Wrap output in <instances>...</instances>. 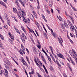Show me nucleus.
Instances as JSON below:
<instances>
[{
	"instance_id": "9",
	"label": "nucleus",
	"mask_w": 77,
	"mask_h": 77,
	"mask_svg": "<svg viewBox=\"0 0 77 77\" xmlns=\"http://www.w3.org/2000/svg\"><path fill=\"white\" fill-rule=\"evenodd\" d=\"M5 62L6 64H8V65H9H9H11V62H10V61H9L8 60H7L5 61Z\"/></svg>"
},
{
	"instance_id": "21",
	"label": "nucleus",
	"mask_w": 77,
	"mask_h": 77,
	"mask_svg": "<svg viewBox=\"0 0 77 77\" xmlns=\"http://www.w3.org/2000/svg\"><path fill=\"white\" fill-rule=\"evenodd\" d=\"M42 16L43 18L45 20V21L46 22H47V20H46V19H45V17L44 16V15L43 14H42Z\"/></svg>"
},
{
	"instance_id": "17",
	"label": "nucleus",
	"mask_w": 77,
	"mask_h": 77,
	"mask_svg": "<svg viewBox=\"0 0 77 77\" xmlns=\"http://www.w3.org/2000/svg\"><path fill=\"white\" fill-rule=\"evenodd\" d=\"M24 19H25V20H26V22H25V21H24L23 20V21H24V22L25 23H27V22H28V23H29V22H28V21H30V19H29V18H27V19H28V20H26V19H25V16L24 17Z\"/></svg>"
},
{
	"instance_id": "54",
	"label": "nucleus",
	"mask_w": 77,
	"mask_h": 77,
	"mask_svg": "<svg viewBox=\"0 0 77 77\" xmlns=\"http://www.w3.org/2000/svg\"><path fill=\"white\" fill-rule=\"evenodd\" d=\"M26 51H27V53L29 54V50H28V49H27L26 48Z\"/></svg>"
},
{
	"instance_id": "14",
	"label": "nucleus",
	"mask_w": 77,
	"mask_h": 77,
	"mask_svg": "<svg viewBox=\"0 0 77 77\" xmlns=\"http://www.w3.org/2000/svg\"><path fill=\"white\" fill-rule=\"evenodd\" d=\"M57 39H58V41H59V43H60V44L62 46V42L61 41V40L59 37L57 38Z\"/></svg>"
},
{
	"instance_id": "27",
	"label": "nucleus",
	"mask_w": 77,
	"mask_h": 77,
	"mask_svg": "<svg viewBox=\"0 0 77 77\" xmlns=\"http://www.w3.org/2000/svg\"><path fill=\"white\" fill-rule=\"evenodd\" d=\"M42 51L44 53H45V54H46V55L47 56H48V55L47 54V53H46V52H45V51L44 50V49H43V48H42Z\"/></svg>"
},
{
	"instance_id": "50",
	"label": "nucleus",
	"mask_w": 77,
	"mask_h": 77,
	"mask_svg": "<svg viewBox=\"0 0 77 77\" xmlns=\"http://www.w3.org/2000/svg\"><path fill=\"white\" fill-rule=\"evenodd\" d=\"M75 33L76 34V35H77V30L76 29H75Z\"/></svg>"
},
{
	"instance_id": "61",
	"label": "nucleus",
	"mask_w": 77,
	"mask_h": 77,
	"mask_svg": "<svg viewBox=\"0 0 77 77\" xmlns=\"http://www.w3.org/2000/svg\"><path fill=\"white\" fill-rule=\"evenodd\" d=\"M36 65H37V66H39V64H38V62H36V63H35Z\"/></svg>"
},
{
	"instance_id": "19",
	"label": "nucleus",
	"mask_w": 77,
	"mask_h": 77,
	"mask_svg": "<svg viewBox=\"0 0 77 77\" xmlns=\"http://www.w3.org/2000/svg\"><path fill=\"white\" fill-rule=\"evenodd\" d=\"M22 36L23 37V38H24V39H26L27 38L25 36L24 33H22Z\"/></svg>"
},
{
	"instance_id": "29",
	"label": "nucleus",
	"mask_w": 77,
	"mask_h": 77,
	"mask_svg": "<svg viewBox=\"0 0 77 77\" xmlns=\"http://www.w3.org/2000/svg\"><path fill=\"white\" fill-rule=\"evenodd\" d=\"M11 38L12 40H14V36L13 35H11Z\"/></svg>"
},
{
	"instance_id": "1",
	"label": "nucleus",
	"mask_w": 77,
	"mask_h": 77,
	"mask_svg": "<svg viewBox=\"0 0 77 77\" xmlns=\"http://www.w3.org/2000/svg\"><path fill=\"white\" fill-rule=\"evenodd\" d=\"M18 10H19V12H20L19 14L20 16L22 17L23 20L26 23L27 22H26V20H25L24 18V17L26 16V14L25 13V12H24V11L21 10V9L20 8H18Z\"/></svg>"
},
{
	"instance_id": "11",
	"label": "nucleus",
	"mask_w": 77,
	"mask_h": 77,
	"mask_svg": "<svg viewBox=\"0 0 77 77\" xmlns=\"http://www.w3.org/2000/svg\"><path fill=\"white\" fill-rule=\"evenodd\" d=\"M64 26H65V27L66 28H68V24H67V23H66V22H65V21H64Z\"/></svg>"
},
{
	"instance_id": "41",
	"label": "nucleus",
	"mask_w": 77,
	"mask_h": 77,
	"mask_svg": "<svg viewBox=\"0 0 77 77\" xmlns=\"http://www.w3.org/2000/svg\"><path fill=\"white\" fill-rule=\"evenodd\" d=\"M59 37L60 38V39H61V40L62 42H63V39H62V37H61V36H60Z\"/></svg>"
},
{
	"instance_id": "42",
	"label": "nucleus",
	"mask_w": 77,
	"mask_h": 77,
	"mask_svg": "<svg viewBox=\"0 0 77 77\" xmlns=\"http://www.w3.org/2000/svg\"><path fill=\"white\" fill-rule=\"evenodd\" d=\"M72 9H73V10H74V11H77V9H75V8L74 7H72Z\"/></svg>"
},
{
	"instance_id": "26",
	"label": "nucleus",
	"mask_w": 77,
	"mask_h": 77,
	"mask_svg": "<svg viewBox=\"0 0 77 77\" xmlns=\"http://www.w3.org/2000/svg\"><path fill=\"white\" fill-rule=\"evenodd\" d=\"M21 48H22L23 49V50H25V48H24V46L22 44H21Z\"/></svg>"
},
{
	"instance_id": "6",
	"label": "nucleus",
	"mask_w": 77,
	"mask_h": 77,
	"mask_svg": "<svg viewBox=\"0 0 77 77\" xmlns=\"http://www.w3.org/2000/svg\"><path fill=\"white\" fill-rule=\"evenodd\" d=\"M22 62L23 64V65H26L27 66V63H26V61L24 60V59H22Z\"/></svg>"
},
{
	"instance_id": "25",
	"label": "nucleus",
	"mask_w": 77,
	"mask_h": 77,
	"mask_svg": "<svg viewBox=\"0 0 77 77\" xmlns=\"http://www.w3.org/2000/svg\"><path fill=\"white\" fill-rule=\"evenodd\" d=\"M56 62L57 63V65H58L59 66V67H60V68H61V66L60 65V64H59V62H58V61H57V60H56Z\"/></svg>"
},
{
	"instance_id": "10",
	"label": "nucleus",
	"mask_w": 77,
	"mask_h": 77,
	"mask_svg": "<svg viewBox=\"0 0 77 77\" xmlns=\"http://www.w3.org/2000/svg\"><path fill=\"white\" fill-rule=\"evenodd\" d=\"M20 53L21 54H25L24 51V50H23L21 49H20Z\"/></svg>"
},
{
	"instance_id": "37",
	"label": "nucleus",
	"mask_w": 77,
	"mask_h": 77,
	"mask_svg": "<svg viewBox=\"0 0 77 77\" xmlns=\"http://www.w3.org/2000/svg\"><path fill=\"white\" fill-rule=\"evenodd\" d=\"M33 51L34 53H36V48H33Z\"/></svg>"
},
{
	"instance_id": "13",
	"label": "nucleus",
	"mask_w": 77,
	"mask_h": 77,
	"mask_svg": "<svg viewBox=\"0 0 77 77\" xmlns=\"http://www.w3.org/2000/svg\"><path fill=\"white\" fill-rule=\"evenodd\" d=\"M67 22L68 24V25H69V26H72V23H71V22H70L69 20H67Z\"/></svg>"
},
{
	"instance_id": "58",
	"label": "nucleus",
	"mask_w": 77,
	"mask_h": 77,
	"mask_svg": "<svg viewBox=\"0 0 77 77\" xmlns=\"http://www.w3.org/2000/svg\"><path fill=\"white\" fill-rule=\"evenodd\" d=\"M51 12L52 13V14H53V9H51Z\"/></svg>"
},
{
	"instance_id": "34",
	"label": "nucleus",
	"mask_w": 77,
	"mask_h": 77,
	"mask_svg": "<svg viewBox=\"0 0 77 77\" xmlns=\"http://www.w3.org/2000/svg\"><path fill=\"white\" fill-rule=\"evenodd\" d=\"M15 30H16V32L18 33H19V34H20V32H19V31H18V30L17 28H15Z\"/></svg>"
},
{
	"instance_id": "12",
	"label": "nucleus",
	"mask_w": 77,
	"mask_h": 77,
	"mask_svg": "<svg viewBox=\"0 0 77 77\" xmlns=\"http://www.w3.org/2000/svg\"><path fill=\"white\" fill-rule=\"evenodd\" d=\"M0 4L1 5H2L3 6H6V4H5V3H4V2H3L2 1H1L0 2Z\"/></svg>"
},
{
	"instance_id": "49",
	"label": "nucleus",
	"mask_w": 77,
	"mask_h": 77,
	"mask_svg": "<svg viewBox=\"0 0 77 77\" xmlns=\"http://www.w3.org/2000/svg\"><path fill=\"white\" fill-rule=\"evenodd\" d=\"M49 48H50V49H51V51L53 50V49H52V48H52V47H51V46H50Z\"/></svg>"
},
{
	"instance_id": "40",
	"label": "nucleus",
	"mask_w": 77,
	"mask_h": 77,
	"mask_svg": "<svg viewBox=\"0 0 77 77\" xmlns=\"http://www.w3.org/2000/svg\"><path fill=\"white\" fill-rule=\"evenodd\" d=\"M21 4H22V5L24 6V7H25V5H24V3L23 2H21Z\"/></svg>"
},
{
	"instance_id": "63",
	"label": "nucleus",
	"mask_w": 77,
	"mask_h": 77,
	"mask_svg": "<svg viewBox=\"0 0 77 77\" xmlns=\"http://www.w3.org/2000/svg\"><path fill=\"white\" fill-rule=\"evenodd\" d=\"M44 35L46 38H47V34H46V33H45Z\"/></svg>"
},
{
	"instance_id": "5",
	"label": "nucleus",
	"mask_w": 77,
	"mask_h": 77,
	"mask_svg": "<svg viewBox=\"0 0 77 77\" xmlns=\"http://www.w3.org/2000/svg\"><path fill=\"white\" fill-rule=\"evenodd\" d=\"M71 56H72V57L73 58H74V59H75V62L76 63V64L77 65V57H76L75 56V55H73L72 54H71Z\"/></svg>"
},
{
	"instance_id": "62",
	"label": "nucleus",
	"mask_w": 77,
	"mask_h": 77,
	"mask_svg": "<svg viewBox=\"0 0 77 77\" xmlns=\"http://www.w3.org/2000/svg\"><path fill=\"white\" fill-rule=\"evenodd\" d=\"M40 7H39V5H38L37 6V9H39Z\"/></svg>"
},
{
	"instance_id": "64",
	"label": "nucleus",
	"mask_w": 77,
	"mask_h": 77,
	"mask_svg": "<svg viewBox=\"0 0 77 77\" xmlns=\"http://www.w3.org/2000/svg\"><path fill=\"white\" fill-rule=\"evenodd\" d=\"M4 2H5V3H7V0H3Z\"/></svg>"
},
{
	"instance_id": "16",
	"label": "nucleus",
	"mask_w": 77,
	"mask_h": 77,
	"mask_svg": "<svg viewBox=\"0 0 77 77\" xmlns=\"http://www.w3.org/2000/svg\"><path fill=\"white\" fill-rule=\"evenodd\" d=\"M42 60L46 64V61H45V59H44V57L42 56Z\"/></svg>"
},
{
	"instance_id": "47",
	"label": "nucleus",
	"mask_w": 77,
	"mask_h": 77,
	"mask_svg": "<svg viewBox=\"0 0 77 77\" xmlns=\"http://www.w3.org/2000/svg\"><path fill=\"white\" fill-rule=\"evenodd\" d=\"M56 10H57V11L58 12V13H60V10H59V9H57Z\"/></svg>"
},
{
	"instance_id": "4",
	"label": "nucleus",
	"mask_w": 77,
	"mask_h": 77,
	"mask_svg": "<svg viewBox=\"0 0 77 77\" xmlns=\"http://www.w3.org/2000/svg\"><path fill=\"white\" fill-rule=\"evenodd\" d=\"M57 56L60 57V58H62V59H63L64 60H65V58L64 57L62 54H57Z\"/></svg>"
},
{
	"instance_id": "53",
	"label": "nucleus",
	"mask_w": 77,
	"mask_h": 77,
	"mask_svg": "<svg viewBox=\"0 0 77 77\" xmlns=\"http://www.w3.org/2000/svg\"><path fill=\"white\" fill-rule=\"evenodd\" d=\"M46 11H47V13H48V14H50V11H48V10H46Z\"/></svg>"
},
{
	"instance_id": "51",
	"label": "nucleus",
	"mask_w": 77,
	"mask_h": 77,
	"mask_svg": "<svg viewBox=\"0 0 77 77\" xmlns=\"http://www.w3.org/2000/svg\"><path fill=\"white\" fill-rule=\"evenodd\" d=\"M27 27L28 28V29L30 31V32H32V30H31V29H30L29 28L28 26H27Z\"/></svg>"
},
{
	"instance_id": "2",
	"label": "nucleus",
	"mask_w": 77,
	"mask_h": 77,
	"mask_svg": "<svg viewBox=\"0 0 77 77\" xmlns=\"http://www.w3.org/2000/svg\"><path fill=\"white\" fill-rule=\"evenodd\" d=\"M29 16V18H30V19L32 21L34 20V17L33 16L32 14L30 13H29L28 14Z\"/></svg>"
},
{
	"instance_id": "38",
	"label": "nucleus",
	"mask_w": 77,
	"mask_h": 77,
	"mask_svg": "<svg viewBox=\"0 0 77 77\" xmlns=\"http://www.w3.org/2000/svg\"><path fill=\"white\" fill-rule=\"evenodd\" d=\"M0 36L1 38L2 39V40H3L4 39V37H3V36H2V35H0Z\"/></svg>"
},
{
	"instance_id": "30",
	"label": "nucleus",
	"mask_w": 77,
	"mask_h": 77,
	"mask_svg": "<svg viewBox=\"0 0 77 77\" xmlns=\"http://www.w3.org/2000/svg\"><path fill=\"white\" fill-rule=\"evenodd\" d=\"M35 24H36L38 27H39V24L38 22H36Z\"/></svg>"
},
{
	"instance_id": "44",
	"label": "nucleus",
	"mask_w": 77,
	"mask_h": 77,
	"mask_svg": "<svg viewBox=\"0 0 77 77\" xmlns=\"http://www.w3.org/2000/svg\"><path fill=\"white\" fill-rule=\"evenodd\" d=\"M32 32L35 35V36H36V37H37V36H36V34H35V32H34V31H33V30L32 29Z\"/></svg>"
},
{
	"instance_id": "33",
	"label": "nucleus",
	"mask_w": 77,
	"mask_h": 77,
	"mask_svg": "<svg viewBox=\"0 0 77 77\" xmlns=\"http://www.w3.org/2000/svg\"><path fill=\"white\" fill-rule=\"evenodd\" d=\"M33 73H34L33 70L32 71V72H29V73L30 74H30H33Z\"/></svg>"
},
{
	"instance_id": "35",
	"label": "nucleus",
	"mask_w": 77,
	"mask_h": 77,
	"mask_svg": "<svg viewBox=\"0 0 77 77\" xmlns=\"http://www.w3.org/2000/svg\"><path fill=\"white\" fill-rule=\"evenodd\" d=\"M4 27L5 29H7V28H8V26L7 25H4Z\"/></svg>"
},
{
	"instance_id": "60",
	"label": "nucleus",
	"mask_w": 77,
	"mask_h": 77,
	"mask_svg": "<svg viewBox=\"0 0 77 77\" xmlns=\"http://www.w3.org/2000/svg\"><path fill=\"white\" fill-rule=\"evenodd\" d=\"M10 43L11 44H14V43H13V41L12 40L10 41Z\"/></svg>"
},
{
	"instance_id": "31",
	"label": "nucleus",
	"mask_w": 77,
	"mask_h": 77,
	"mask_svg": "<svg viewBox=\"0 0 77 77\" xmlns=\"http://www.w3.org/2000/svg\"><path fill=\"white\" fill-rule=\"evenodd\" d=\"M5 72L6 74V75H8V70L6 69H5Z\"/></svg>"
},
{
	"instance_id": "55",
	"label": "nucleus",
	"mask_w": 77,
	"mask_h": 77,
	"mask_svg": "<svg viewBox=\"0 0 77 77\" xmlns=\"http://www.w3.org/2000/svg\"><path fill=\"white\" fill-rule=\"evenodd\" d=\"M24 2L25 3H27V0H24Z\"/></svg>"
},
{
	"instance_id": "8",
	"label": "nucleus",
	"mask_w": 77,
	"mask_h": 77,
	"mask_svg": "<svg viewBox=\"0 0 77 77\" xmlns=\"http://www.w3.org/2000/svg\"><path fill=\"white\" fill-rule=\"evenodd\" d=\"M5 66L6 68L8 70V71H10V68L8 66V65H7L5 64Z\"/></svg>"
},
{
	"instance_id": "59",
	"label": "nucleus",
	"mask_w": 77,
	"mask_h": 77,
	"mask_svg": "<svg viewBox=\"0 0 77 77\" xmlns=\"http://www.w3.org/2000/svg\"><path fill=\"white\" fill-rule=\"evenodd\" d=\"M32 13L33 15H34L35 14H36V13H35V12L34 11H32Z\"/></svg>"
},
{
	"instance_id": "23",
	"label": "nucleus",
	"mask_w": 77,
	"mask_h": 77,
	"mask_svg": "<svg viewBox=\"0 0 77 77\" xmlns=\"http://www.w3.org/2000/svg\"><path fill=\"white\" fill-rule=\"evenodd\" d=\"M13 12L16 13L17 12V9L15 8H13Z\"/></svg>"
},
{
	"instance_id": "39",
	"label": "nucleus",
	"mask_w": 77,
	"mask_h": 77,
	"mask_svg": "<svg viewBox=\"0 0 77 77\" xmlns=\"http://www.w3.org/2000/svg\"><path fill=\"white\" fill-rule=\"evenodd\" d=\"M45 8L46 9V11H47V10H48V7H47V6L45 5Z\"/></svg>"
},
{
	"instance_id": "48",
	"label": "nucleus",
	"mask_w": 77,
	"mask_h": 77,
	"mask_svg": "<svg viewBox=\"0 0 77 77\" xmlns=\"http://www.w3.org/2000/svg\"><path fill=\"white\" fill-rule=\"evenodd\" d=\"M40 45H39L37 46V47L38 48H39V49H40L41 48V46H40Z\"/></svg>"
},
{
	"instance_id": "43",
	"label": "nucleus",
	"mask_w": 77,
	"mask_h": 77,
	"mask_svg": "<svg viewBox=\"0 0 77 77\" xmlns=\"http://www.w3.org/2000/svg\"><path fill=\"white\" fill-rule=\"evenodd\" d=\"M52 35L54 36V38H56V35L54 33H52Z\"/></svg>"
},
{
	"instance_id": "15",
	"label": "nucleus",
	"mask_w": 77,
	"mask_h": 77,
	"mask_svg": "<svg viewBox=\"0 0 77 77\" xmlns=\"http://www.w3.org/2000/svg\"><path fill=\"white\" fill-rule=\"evenodd\" d=\"M69 59L70 60L72 64H73V65H75V63H74V61L72 60L71 58V57H69Z\"/></svg>"
},
{
	"instance_id": "52",
	"label": "nucleus",
	"mask_w": 77,
	"mask_h": 77,
	"mask_svg": "<svg viewBox=\"0 0 77 77\" xmlns=\"http://www.w3.org/2000/svg\"><path fill=\"white\" fill-rule=\"evenodd\" d=\"M43 27L44 29H45V32H46V33H47V30H46V29H45V27L43 26Z\"/></svg>"
},
{
	"instance_id": "22",
	"label": "nucleus",
	"mask_w": 77,
	"mask_h": 77,
	"mask_svg": "<svg viewBox=\"0 0 77 77\" xmlns=\"http://www.w3.org/2000/svg\"><path fill=\"white\" fill-rule=\"evenodd\" d=\"M49 4L50 7H51V6H52V5H53V2H52V1L49 2Z\"/></svg>"
},
{
	"instance_id": "56",
	"label": "nucleus",
	"mask_w": 77,
	"mask_h": 77,
	"mask_svg": "<svg viewBox=\"0 0 77 77\" xmlns=\"http://www.w3.org/2000/svg\"><path fill=\"white\" fill-rule=\"evenodd\" d=\"M2 73L3 72H2V71L1 69H0V74H2Z\"/></svg>"
},
{
	"instance_id": "3",
	"label": "nucleus",
	"mask_w": 77,
	"mask_h": 77,
	"mask_svg": "<svg viewBox=\"0 0 77 77\" xmlns=\"http://www.w3.org/2000/svg\"><path fill=\"white\" fill-rule=\"evenodd\" d=\"M5 18L6 19V20H7V24H8V25L10 26V24H10V21L9 20V18H8V16H5Z\"/></svg>"
},
{
	"instance_id": "18",
	"label": "nucleus",
	"mask_w": 77,
	"mask_h": 77,
	"mask_svg": "<svg viewBox=\"0 0 77 77\" xmlns=\"http://www.w3.org/2000/svg\"><path fill=\"white\" fill-rule=\"evenodd\" d=\"M50 70H51V71H54V69H53V67H52V66H50Z\"/></svg>"
},
{
	"instance_id": "32",
	"label": "nucleus",
	"mask_w": 77,
	"mask_h": 77,
	"mask_svg": "<svg viewBox=\"0 0 77 77\" xmlns=\"http://www.w3.org/2000/svg\"><path fill=\"white\" fill-rule=\"evenodd\" d=\"M17 14L18 16V17H19V18H20V20H21V17H20V15L19 14H20L19 13H18L17 12Z\"/></svg>"
},
{
	"instance_id": "7",
	"label": "nucleus",
	"mask_w": 77,
	"mask_h": 77,
	"mask_svg": "<svg viewBox=\"0 0 77 77\" xmlns=\"http://www.w3.org/2000/svg\"><path fill=\"white\" fill-rule=\"evenodd\" d=\"M70 29L72 31H73L75 29V27L74 26V25H72L71 26Z\"/></svg>"
},
{
	"instance_id": "45",
	"label": "nucleus",
	"mask_w": 77,
	"mask_h": 77,
	"mask_svg": "<svg viewBox=\"0 0 77 77\" xmlns=\"http://www.w3.org/2000/svg\"><path fill=\"white\" fill-rule=\"evenodd\" d=\"M69 18H70V19L71 20H73V18H72V17L71 16H70L69 15Z\"/></svg>"
},
{
	"instance_id": "20",
	"label": "nucleus",
	"mask_w": 77,
	"mask_h": 77,
	"mask_svg": "<svg viewBox=\"0 0 77 77\" xmlns=\"http://www.w3.org/2000/svg\"><path fill=\"white\" fill-rule=\"evenodd\" d=\"M43 66L44 68L45 69V71L46 73H48V72L47 71V69L45 67V66H44V65H43Z\"/></svg>"
},
{
	"instance_id": "57",
	"label": "nucleus",
	"mask_w": 77,
	"mask_h": 77,
	"mask_svg": "<svg viewBox=\"0 0 77 77\" xmlns=\"http://www.w3.org/2000/svg\"><path fill=\"white\" fill-rule=\"evenodd\" d=\"M21 28H22V30H24V29H24V27H23V26H21Z\"/></svg>"
},
{
	"instance_id": "46",
	"label": "nucleus",
	"mask_w": 77,
	"mask_h": 77,
	"mask_svg": "<svg viewBox=\"0 0 77 77\" xmlns=\"http://www.w3.org/2000/svg\"><path fill=\"white\" fill-rule=\"evenodd\" d=\"M34 15L35 17V18H37V15L36 14H34Z\"/></svg>"
},
{
	"instance_id": "28",
	"label": "nucleus",
	"mask_w": 77,
	"mask_h": 77,
	"mask_svg": "<svg viewBox=\"0 0 77 77\" xmlns=\"http://www.w3.org/2000/svg\"><path fill=\"white\" fill-rule=\"evenodd\" d=\"M47 57L48 60L51 63V58H50V57L48 56Z\"/></svg>"
},
{
	"instance_id": "24",
	"label": "nucleus",
	"mask_w": 77,
	"mask_h": 77,
	"mask_svg": "<svg viewBox=\"0 0 77 77\" xmlns=\"http://www.w3.org/2000/svg\"><path fill=\"white\" fill-rule=\"evenodd\" d=\"M56 62L57 63V65H58L59 66V67H60V68H61V66L60 65V64H59V62H58V61H57V60H56Z\"/></svg>"
},
{
	"instance_id": "36",
	"label": "nucleus",
	"mask_w": 77,
	"mask_h": 77,
	"mask_svg": "<svg viewBox=\"0 0 77 77\" xmlns=\"http://www.w3.org/2000/svg\"><path fill=\"white\" fill-rule=\"evenodd\" d=\"M58 19L60 21H61L62 20V17L60 16H59V18H58Z\"/></svg>"
}]
</instances>
